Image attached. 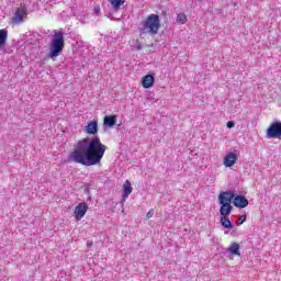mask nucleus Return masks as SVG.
Instances as JSON below:
<instances>
[{
    "mask_svg": "<svg viewBox=\"0 0 281 281\" xmlns=\"http://www.w3.org/2000/svg\"><path fill=\"white\" fill-rule=\"evenodd\" d=\"M106 153V145L102 144L100 136L92 138H82L76 145L74 150L69 154V161L80 164L81 166H98L101 164L104 154Z\"/></svg>",
    "mask_w": 281,
    "mask_h": 281,
    "instance_id": "1",
    "label": "nucleus"
},
{
    "mask_svg": "<svg viewBox=\"0 0 281 281\" xmlns=\"http://www.w3.org/2000/svg\"><path fill=\"white\" fill-rule=\"evenodd\" d=\"M161 27V21L159 20V15L150 14L143 22V26L139 29L142 34H150L155 36V34L159 33V29Z\"/></svg>",
    "mask_w": 281,
    "mask_h": 281,
    "instance_id": "2",
    "label": "nucleus"
},
{
    "mask_svg": "<svg viewBox=\"0 0 281 281\" xmlns=\"http://www.w3.org/2000/svg\"><path fill=\"white\" fill-rule=\"evenodd\" d=\"M232 201H234V191H222L218 195L221 216H229L232 214Z\"/></svg>",
    "mask_w": 281,
    "mask_h": 281,
    "instance_id": "3",
    "label": "nucleus"
},
{
    "mask_svg": "<svg viewBox=\"0 0 281 281\" xmlns=\"http://www.w3.org/2000/svg\"><path fill=\"white\" fill-rule=\"evenodd\" d=\"M64 48H65V36L63 35V32H56L49 44L48 58H52L53 60L55 58H58V56H60V52H63Z\"/></svg>",
    "mask_w": 281,
    "mask_h": 281,
    "instance_id": "4",
    "label": "nucleus"
},
{
    "mask_svg": "<svg viewBox=\"0 0 281 281\" xmlns=\"http://www.w3.org/2000/svg\"><path fill=\"white\" fill-rule=\"evenodd\" d=\"M267 139H281V122L272 123L266 133Z\"/></svg>",
    "mask_w": 281,
    "mask_h": 281,
    "instance_id": "5",
    "label": "nucleus"
},
{
    "mask_svg": "<svg viewBox=\"0 0 281 281\" xmlns=\"http://www.w3.org/2000/svg\"><path fill=\"white\" fill-rule=\"evenodd\" d=\"M27 18V9L26 8H18L13 18L11 19V23L13 25H21L23 21Z\"/></svg>",
    "mask_w": 281,
    "mask_h": 281,
    "instance_id": "6",
    "label": "nucleus"
},
{
    "mask_svg": "<svg viewBox=\"0 0 281 281\" xmlns=\"http://www.w3.org/2000/svg\"><path fill=\"white\" fill-rule=\"evenodd\" d=\"M87 210H89V205H87V203H79L75 207L74 212L76 221H82V218H85V214H87Z\"/></svg>",
    "mask_w": 281,
    "mask_h": 281,
    "instance_id": "7",
    "label": "nucleus"
},
{
    "mask_svg": "<svg viewBox=\"0 0 281 281\" xmlns=\"http://www.w3.org/2000/svg\"><path fill=\"white\" fill-rule=\"evenodd\" d=\"M232 201H233V205H235V207H240L241 210L247 207V205H249V200H247V198H245V195L234 194V198Z\"/></svg>",
    "mask_w": 281,
    "mask_h": 281,
    "instance_id": "8",
    "label": "nucleus"
},
{
    "mask_svg": "<svg viewBox=\"0 0 281 281\" xmlns=\"http://www.w3.org/2000/svg\"><path fill=\"white\" fill-rule=\"evenodd\" d=\"M238 160V156H236V153L229 151L225 157H224V166L225 168H232V166L236 165V161Z\"/></svg>",
    "mask_w": 281,
    "mask_h": 281,
    "instance_id": "9",
    "label": "nucleus"
},
{
    "mask_svg": "<svg viewBox=\"0 0 281 281\" xmlns=\"http://www.w3.org/2000/svg\"><path fill=\"white\" fill-rule=\"evenodd\" d=\"M88 135H98V121H91L86 125L85 128Z\"/></svg>",
    "mask_w": 281,
    "mask_h": 281,
    "instance_id": "10",
    "label": "nucleus"
},
{
    "mask_svg": "<svg viewBox=\"0 0 281 281\" xmlns=\"http://www.w3.org/2000/svg\"><path fill=\"white\" fill-rule=\"evenodd\" d=\"M116 122H117V115H106L103 119V124L108 128H113V126H115Z\"/></svg>",
    "mask_w": 281,
    "mask_h": 281,
    "instance_id": "11",
    "label": "nucleus"
},
{
    "mask_svg": "<svg viewBox=\"0 0 281 281\" xmlns=\"http://www.w3.org/2000/svg\"><path fill=\"white\" fill-rule=\"evenodd\" d=\"M142 85H143L144 89H150V87H153V85H155V77L153 75H146L143 78Z\"/></svg>",
    "mask_w": 281,
    "mask_h": 281,
    "instance_id": "12",
    "label": "nucleus"
},
{
    "mask_svg": "<svg viewBox=\"0 0 281 281\" xmlns=\"http://www.w3.org/2000/svg\"><path fill=\"white\" fill-rule=\"evenodd\" d=\"M220 223L225 229H234V225H232V221H229L228 215H222Z\"/></svg>",
    "mask_w": 281,
    "mask_h": 281,
    "instance_id": "13",
    "label": "nucleus"
},
{
    "mask_svg": "<svg viewBox=\"0 0 281 281\" xmlns=\"http://www.w3.org/2000/svg\"><path fill=\"white\" fill-rule=\"evenodd\" d=\"M227 252L232 256H240V245L238 243H233L228 248Z\"/></svg>",
    "mask_w": 281,
    "mask_h": 281,
    "instance_id": "14",
    "label": "nucleus"
},
{
    "mask_svg": "<svg viewBox=\"0 0 281 281\" xmlns=\"http://www.w3.org/2000/svg\"><path fill=\"white\" fill-rule=\"evenodd\" d=\"M109 3H111L113 11L117 12L124 3H126V0H108Z\"/></svg>",
    "mask_w": 281,
    "mask_h": 281,
    "instance_id": "15",
    "label": "nucleus"
},
{
    "mask_svg": "<svg viewBox=\"0 0 281 281\" xmlns=\"http://www.w3.org/2000/svg\"><path fill=\"white\" fill-rule=\"evenodd\" d=\"M133 192V187H131V182L126 181L123 186V198L126 199Z\"/></svg>",
    "mask_w": 281,
    "mask_h": 281,
    "instance_id": "16",
    "label": "nucleus"
},
{
    "mask_svg": "<svg viewBox=\"0 0 281 281\" xmlns=\"http://www.w3.org/2000/svg\"><path fill=\"white\" fill-rule=\"evenodd\" d=\"M5 41H8V30L2 29L0 30V47L5 45Z\"/></svg>",
    "mask_w": 281,
    "mask_h": 281,
    "instance_id": "17",
    "label": "nucleus"
},
{
    "mask_svg": "<svg viewBox=\"0 0 281 281\" xmlns=\"http://www.w3.org/2000/svg\"><path fill=\"white\" fill-rule=\"evenodd\" d=\"M188 21V16L186 15V13H179L177 15V22L181 23V25L186 24Z\"/></svg>",
    "mask_w": 281,
    "mask_h": 281,
    "instance_id": "18",
    "label": "nucleus"
},
{
    "mask_svg": "<svg viewBox=\"0 0 281 281\" xmlns=\"http://www.w3.org/2000/svg\"><path fill=\"white\" fill-rule=\"evenodd\" d=\"M245 221H247V216L241 215V216L238 217V220L236 221V225H243V223H245Z\"/></svg>",
    "mask_w": 281,
    "mask_h": 281,
    "instance_id": "19",
    "label": "nucleus"
},
{
    "mask_svg": "<svg viewBox=\"0 0 281 281\" xmlns=\"http://www.w3.org/2000/svg\"><path fill=\"white\" fill-rule=\"evenodd\" d=\"M155 215V210H149V212L146 215V218H153V216Z\"/></svg>",
    "mask_w": 281,
    "mask_h": 281,
    "instance_id": "20",
    "label": "nucleus"
},
{
    "mask_svg": "<svg viewBox=\"0 0 281 281\" xmlns=\"http://www.w3.org/2000/svg\"><path fill=\"white\" fill-rule=\"evenodd\" d=\"M226 126H227V128H234V126H235L234 121H228V122L226 123Z\"/></svg>",
    "mask_w": 281,
    "mask_h": 281,
    "instance_id": "21",
    "label": "nucleus"
},
{
    "mask_svg": "<svg viewBox=\"0 0 281 281\" xmlns=\"http://www.w3.org/2000/svg\"><path fill=\"white\" fill-rule=\"evenodd\" d=\"M224 234H228V232H227V231H225V232H224Z\"/></svg>",
    "mask_w": 281,
    "mask_h": 281,
    "instance_id": "22",
    "label": "nucleus"
}]
</instances>
